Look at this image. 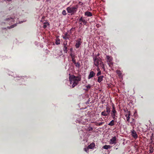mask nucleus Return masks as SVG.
I'll return each mask as SVG.
<instances>
[{"label": "nucleus", "mask_w": 154, "mask_h": 154, "mask_svg": "<svg viewBox=\"0 0 154 154\" xmlns=\"http://www.w3.org/2000/svg\"><path fill=\"white\" fill-rule=\"evenodd\" d=\"M5 21H10V23L14 21V19L12 17H8L5 19Z\"/></svg>", "instance_id": "17"}, {"label": "nucleus", "mask_w": 154, "mask_h": 154, "mask_svg": "<svg viewBox=\"0 0 154 154\" xmlns=\"http://www.w3.org/2000/svg\"><path fill=\"white\" fill-rule=\"evenodd\" d=\"M107 59V62L109 66L112 68L113 66V62H112V57L111 56L106 55V56Z\"/></svg>", "instance_id": "5"}, {"label": "nucleus", "mask_w": 154, "mask_h": 154, "mask_svg": "<svg viewBox=\"0 0 154 154\" xmlns=\"http://www.w3.org/2000/svg\"><path fill=\"white\" fill-rule=\"evenodd\" d=\"M115 119H113V120H111V121L108 123V125L110 126H113L115 124V122H116V121H115Z\"/></svg>", "instance_id": "13"}, {"label": "nucleus", "mask_w": 154, "mask_h": 154, "mask_svg": "<svg viewBox=\"0 0 154 154\" xmlns=\"http://www.w3.org/2000/svg\"><path fill=\"white\" fill-rule=\"evenodd\" d=\"M69 80L70 84L72 85V88H73L77 85L79 81L82 80V76L80 75L78 76L72 75L69 77Z\"/></svg>", "instance_id": "1"}, {"label": "nucleus", "mask_w": 154, "mask_h": 154, "mask_svg": "<svg viewBox=\"0 0 154 154\" xmlns=\"http://www.w3.org/2000/svg\"><path fill=\"white\" fill-rule=\"evenodd\" d=\"M127 113H128V116L126 117L127 121L129 122V119H130V116L131 113L130 111H127Z\"/></svg>", "instance_id": "19"}, {"label": "nucleus", "mask_w": 154, "mask_h": 154, "mask_svg": "<svg viewBox=\"0 0 154 154\" xmlns=\"http://www.w3.org/2000/svg\"><path fill=\"white\" fill-rule=\"evenodd\" d=\"M62 37L65 40H67L69 39L70 36L67 33H66L64 34V35L62 36Z\"/></svg>", "instance_id": "10"}, {"label": "nucleus", "mask_w": 154, "mask_h": 154, "mask_svg": "<svg viewBox=\"0 0 154 154\" xmlns=\"http://www.w3.org/2000/svg\"><path fill=\"white\" fill-rule=\"evenodd\" d=\"M81 40L82 39L81 38H79L76 40V45H75V47L76 48H79L82 44V42L81 41Z\"/></svg>", "instance_id": "8"}, {"label": "nucleus", "mask_w": 154, "mask_h": 154, "mask_svg": "<svg viewBox=\"0 0 154 154\" xmlns=\"http://www.w3.org/2000/svg\"><path fill=\"white\" fill-rule=\"evenodd\" d=\"M132 136L134 138H137V135L136 134V132L135 131H133L131 133Z\"/></svg>", "instance_id": "15"}, {"label": "nucleus", "mask_w": 154, "mask_h": 154, "mask_svg": "<svg viewBox=\"0 0 154 154\" xmlns=\"http://www.w3.org/2000/svg\"><path fill=\"white\" fill-rule=\"evenodd\" d=\"M69 55H70L71 58H75V54L72 53V52H70Z\"/></svg>", "instance_id": "25"}, {"label": "nucleus", "mask_w": 154, "mask_h": 154, "mask_svg": "<svg viewBox=\"0 0 154 154\" xmlns=\"http://www.w3.org/2000/svg\"><path fill=\"white\" fill-rule=\"evenodd\" d=\"M93 61H94V64L97 67H98L99 65L103 69H105L104 64V63L102 62L101 58H99L97 57L96 56L93 58Z\"/></svg>", "instance_id": "2"}, {"label": "nucleus", "mask_w": 154, "mask_h": 154, "mask_svg": "<svg viewBox=\"0 0 154 154\" xmlns=\"http://www.w3.org/2000/svg\"><path fill=\"white\" fill-rule=\"evenodd\" d=\"M128 113H127V112H126V114H125V116H126V117H127L128 116Z\"/></svg>", "instance_id": "37"}, {"label": "nucleus", "mask_w": 154, "mask_h": 154, "mask_svg": "<svg viewBox=\"0 0 154 154\" xmlns=\"http://www.w3.org/2000/svg\"><path fill=\"white\" fill-rule=\"evenodd\" d=\"M85 16H86L88 17H91L93 16V14L91 12L89 11H86L85 13Z\"/></svg>", "instance_id": "11"}, {"label": "nucleus", "mask_w": 154, "mask_h": 154, "mask_svg": "<svg viewBox=\"0 0 154 154\" xmlns=\"http://www.w3.org/2000/svg\"><path fill=\"white\" fill-rule=\"evenodd\" d=\"M97 71H98V72L100 71V69L99 68V67H97Z\"/></svg>", "instance_id": "36"}, {"label": "nucleus", "mask_w": 154, "mask_h": 154, "mask_svg": "<svg viewBox=\"0 0 154 154\" xmlns=\"http://www.w3.org/2000/svg\"><path fill=\"white\" fill-rule=\"evenodd\" d=\"M92 130H93V129L92 128H90V130H90V131H92Z\"/></svg>", "instance_id": "41"}, {"label": "nucleus", "mask_w": 154, "mask_h": 154, "mask_svg": "<svg viewBox=\"0 0 154 154\" xmlns=\"http://www.w3.org/2000/svg\"><path fill=\"white\" fill-rule=\"evenodd\" d=\"M101 71H99V72H97V76H99V75H101Z\"/></svg>", "instance_id": "31"}, {"label": "nucleus", "mask_w": 154, "mask_h": 154, "mask_svg": "<svg viewBox=\"0 0 154 154\" xmlns=\"http://www.w3.org/2000/svg\"><path fill=\"white\" fill-rule=\"evenodd\" d=\"M78 6L77 5H75L73 7H68L66 8V10L68 13L73 15L78 10Z\"/></svg>", "instance_id": "3"}, {"label": "nucleus", "mask_w": 154, "mask_h": 154, "mask_svg": "<svg viewBox=\"0 0 154 154\" xmlns=\"http://www.w3.org/2000/svg\"><path fill=\"white\" fill-rule=\"evenodd\" d=\"M72 62H73L74 63H76V62H75V58H72Z\"/></svg>", "instance_id": "30"}, {"label": "nucleus", "mask_w": 154, "mask_h": 154, "mask_svg": "<svg viewBox=\"0 0 154 154\" xmlns=\"http://www.w3.org/2000/svg\"><path fill=\"white\" fill-rule=\"evenodd\" d=\"M117 112L116 110L115 106L114 104H113L112 105V110L111 112V116H112V118L113 119H116V117H117Z\"/></svg>", "instance_id": "4"}, {"label": "nucleus", "mask_w": 154, "mask_h": 154, "mask_svg": "<svg viewBox=\"0 0 154 154\" xmlns=\"http://www.w3.org/2000/svg\"><path fill=\"white\" fill-rule=\"evenodd\" d=\"M85 87H86V88L85 89V91H88L89 89H90V88L91 87V86L90 85H86Z\"/></svg>", "instance_id": "23"}, {"label": "nucleus", "mask_w": 154, "mask_h": 154, "mask_svg": "<svg viewBox=\"0 0 154 154\" xmlns=\"http://www.w3.org/2000/svg\"><path fill=\"white\" fill-rule=\"evenodd\" d=\"M12 0H7V1L8 2H10V1H11Z\"/></svg>", "instance_id": "42"}, {"label": "nucleus", "mask_w": 154, "mask_h": 154, "mask_svg": "<svg viewBox=\"0 0 154 154\" xmlns=\"http://www.w3.org/2000/svg\"><path fill=\"white\" fill-rule=\"evenodd\" d=\"M95 75V73L93 71H91L90 72V73H89L88 76V79H91L94 77Z\"/></svg>", "instance_id": "9"}, {"label": "nucleus", "mask_w": 154, "mask_h": 154, "mask_svg": "<svg viewBox=\"0 0 154 154\" xmlns=\"http://www.w3.org/2000/svg\"><path fill=\"white\" fill-rule=\"evenodd\" d=\"M105 112H108V113H109L110 112V108L108 106H107L106 107V111Z\"/></svg>", "instance_id": "24"}, {"label": "nucleus", "mask_w": 154, "mask_h": 154, "mask_svg": "<svg viewBox=\"0 0 154 154\" xmlns=\"http://www.w3.org/2000/svg\"><path fill=\"white\" fill-rule=\"evenodd\" d=\"M69 50H70L71 52H72V48H71L70 49H69Z\"/></svg>", "instance_id": "39"}, {"label": "nucleus", "mask_w": 154, "mask_h": 154, "mask_svg": "<svg viewBox=\"0 0 154 154\" xmlns=\"http://www.w3.org/2000/svg\"><path fill=\"white\" fill-rule=\"evenodd\" d=\"M16 26V24H14V25H11L10 26L8 27V28L9 29H10L11 28H14V27H15Z\"/></svg>", "instance_id": "27"}, {"label": "nucleus", "mask_w": 154, "mask_h": 154, "mask_svg": "<svg viewBox=\"0 0 154 154\" xmlns=\"http://www.w3.org/2000/svg\"><path fill=\"white\" fill-rule=\"evenodd\" d=\"M95 146V144L94 143H92L90 144L88 146L87 148L88 149H93L94 147Z\"/></svg>", "instance_id": "12"}, {"label": "nucleus", "mask_w": 154, "mask_h": 154, "mask_svg": "<svg viewBox=\"0 0 154 154\" xmlns=\"http://www.w3.org/2000/svg\"><path fill=\"white\" fill-rule=\"evenodd\" d=\"M153 147H150L149 150L150 151V152L152 153L153 152Z\"/></svg>", "instance_id": "32"}, {"label": "nucleus", "mask_w": 154, "mask_h": 154, "mask_svg": "<svg viewBox=\"0 0 154 154\" xmlns=\"http://www.w3.org/2000/svg\"><path fill=\"white\" fill-rule=\"evenodd\" d=\"M104 78V76L103 75H100L98 77V79H97V82L100 83L103 80V78Z\"/></svg>", "instance_id": "14"}, {"label": "nucleus", "mask_w": 154, "mask_h": 154, "mask_svg": "<svg viewBox=\"0 0 154 154\" xmlns=\"http://www.w3.org/2000/svg\"><path fill=\"white\" fill-rule=\"evenodd\" d=\"M75 64L76 67H80V63H76V64Z\"/></svg>", "instance_id": "29"}, {"label": "nucleus", "mask_w": 154, "mask_h": 154, "mask_svg": "<svg viewBox=\"0 0 154 154\" xmlns=\"http://www.w3.org/2000/svg\"><path fill=\"white\" fill-rule=\"evenodd\" d=\"M88 149H88V147H87V148H85L84 149V150L86 152L88 153Z\"/></svg>", "instance_id": "34"}, {"label": "nucleus", "mask_w": 154, "mask_h": 154, "mask_svg": "<svg viewBox=\"0 0 154 154\" xmlns=\"http://www.w3.org/2000/svg\"><path fill=\"white\" fill-rule=\"evenodd\" d=\"M79 5H82V2H79Z\"/></svg>", "instance_id": "40"}, {"label": "nucleus", "mask_w": 154, "mask_h": 154, "mask_svg": "<svg viewBox=\"0 0 154 154\" xmlns=\"http://www.w3.org/2000/svg\"><path fill=\"white\" fill-rule=\"evenodd\" d=\"M55 44L57 45L60 44V40L59 38H57H57L56 39Z\"/></svg>", "instance_id": "20"}, {"label": "nucleus", "mask_w": 154, "mask_h": 154, "mask_svg": "<svg viewBox=\"0 0 154 154\" xmlns=\"http://www.w3.org/2000/svg\"><path fill=\"white\" fill-rule=\"evenodd\" d=\"M67 41H66V42H63V46H67L66 45H67Z\"/></svg>", "instance_id": "33"}, {"label": "nucleus", "mask_w": 154, "mask_h": 154, "mask_svg": "<svg viewBox=\"0 0 154 154\" xmlns=\"http://www.w3.org/2000/svg\"><path fill=\"white\" fill-rule=\"evenodd\" d=\"M104 123V122H101L100 123H99L97 122H95V125L97 126H100L101 125H103Z\"/></svg>", "instance_id": "22"}, {"label": "nucleus", "mask_w": 154, "mask_h": 154, "mask_svg": "<svg viewBox=\"0 0 154 154\" xmlns=\"http://www.w3.org/2000/svg\"><path fill=\"white\" fill-rule=\"evenodd\" d=\"M111 147V146L109 145H105L103 146V148L105 149H110Z\"/></svg>", "instance_id": "18"}, {"label": "nucleus", "mask_w": 154, "mask_h": 154, "mask_svg": "<svg viewBox=\"0 0 154 154\" xmlns=\"http://www.w3.org/2000/svg\"><path fill=\"white\" fill-rule=\"evenodd\" d=\"M79 22H82L83 23V25H86L88 23L87 21L85 20V17H81L79 19Z\"/></svg>", "instance_id": "6"}, {"label": "nucleus", "mask_w": 154, "mask_h": 154, "mask_svg": "<svg viewBox=\"0 0 154 154\" xmlns=\"http://www.w3.org/2000/svg\"><path fill=\"white\" fill-rule=\"evenodd\" d=\"M49 25V23L47 22H45L44 23L43 25V28L44 29H45L48 25Z\"/></svg>", "instance_id": "21"}, {"label": "nucleus", "mask_w": 154, "mask_h": 154, "mask_svg": "<svg viewBox=\"0 0 154 154\" xmlns=\"http://www.w3.org/2000/svg\"><path fill=\"white\" fill-rule=\"evenodd\" d=\"M63 50L64 52H65V53H67V52L68 51V50H67V47L64 46L63 48Z\"/></svg>", "instance_id": "26"}, {"label": "nucleus", "mask_w": 154, "mask_h": 154, "mask_svg": "<svg viewBox=\"0 0 154 154\" xmlns=\"http://www.w3.org/2000/svg\"><path fill=\"white\" fill-rule=\"evenodd\" d=\"M101 115L102 116H108L109 115V113H108L105 112V111L104 110L101 113Z\"/></svg>", "instance_id": "16"}, {"label": "nucleus", "mask_w": 154, "mask_h": 154, "mask_svg": "<svg viewBox=\"0 0 154 154\" xmlns=\"http://www.w3.org/2000/svg\"><path fill=\"white\" fill-rule=\"evenodd\" d=\"M79 25H81V26H82V25H83V23H82V22H79Z\"/></svg>", "instance_id": "38"}, {"label": "nucleus", "mask_w": 154, "mask_h": 154, "mask_svg": "<svg viewBox=\"0 0 154 154\" xmlns=\"http://www.w3.org/2000/svg\"><path fill=\"white\" fill-rule=\"evenodd\" d=\"M62 14L64 16H65L66 15V11L65 10L63 11L62 12Z\"/></svg>", "instance_id": "28"}, {"label": "nucleus", "mask_w": 154, "mask_h": 154, "mask_svg": "<svg viewBox=\"0 0 154 154\" xmlns=\"http://www.w3.org/2000/svg\"><path fill=\"white\" fill-rule=\"evenodd\" d=\"M110 144H115L116 143V137L115 136L112 137V139L110 140Z\"/></svg>", "instance_id": "7"}, {"label": "nucleus", "mask_w": 154, "mask_h": 154, "mask_svg": "<svg viewBox=\"0 0 154 154\" xmlns=\"http://www.w3.org/2000/svg\"><path fill=\"white\" fill-rule=\"evenodd\" d=\"M99 55H100V54H99V53H98V54H97V55H95L94 56H93V57H95V56H96V57H97V58H97V56H99Z\"/></svg>", "instance_id": "35"}]
</instances>
